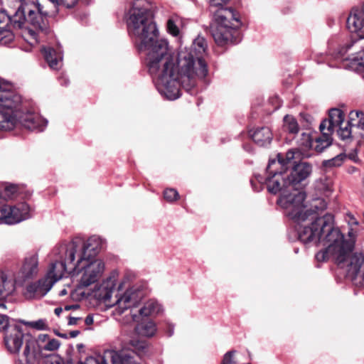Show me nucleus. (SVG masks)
Returning <instances> with one entry per match:
<instances>
[{
  "instance_id": "11",
  "label": "nucleus",
  "mask_w": 364,
  "mask_h": 364,
  "mask_svg": "<svg viewBox=\"0 0 364 364\" xmlns=\"http://www.w3.org/2000/svg\"><path fill=\"white\" fill-rule=\"evenodd\" d=\"M148 293V290L144 284H135L129 287L124 292H118L116 294V300L114 305L116 306V311L122 314L126 310L135 311L136 308L140 304Z\"/></svg>"
},
{
  "instance_id": "15",
  "label": "nucleus",
  "mask_w": 364,
  "mask_h": 364,
  "mask_svg": "<svg viewBox=\"0 0 364 364\" xmlns=\"http://www.w3.org/2000/svg\"><path fill=\"white\" fill-rule=\"evenodd\" d=\"M38 255L36 252L27 254L16 278V282L22 283L36 276L38 272Z\"/></svg>"
},
{
  "instance_id": "4",
  "label": "nucleus",
  "mask_w": 364,
  "mask_h": 364,
  "mask_svg": "<svg viewBox=\"0 0 364 364\" xmlns=\"http://www.w3.org/2000/svg\"><path fill=\"white\" fill-rule=\"evenodd\" d=\"M230 0H209L210 6L218 7L214 13L210 32L215 42L220 46L237 44L241 40V26L237 13L232 8L224 7Z\"/></svg>"
},
{
  "instance_id": "22",
  "label": "nucleus",
  "mask_w": 364,
  "mask_h": 364,
  "mask_svg": "<svg viewBox=\"0 0 364 364\" xmlns=\"http://www.w3.org/2000/svg\"><path fill=\"white\" fill-rule=\"evenodd\" d=\"M43 57L53 70H58L62 66L63 55L60 50H56L53 48L47 47L42 49Z\"/></svg>"
},
{
  "instance_id": "31",
  "label": "nucleus",
  "mask_w": 364,
  "mask_h": 364,
  "mask_svg": "<svg viewBox=\"0 0 364 364\" xmlns=\"http://www.w3.org/2000/svg\"><path fill=\"white\" fill-rule=\"evenodd\" d=\"M283 128L289 134H295L299 132V124L296 119L291 115H286L284 117Z\"/></svg>"
},
{
  "instance_id": "56",
  "label": "nucleus",
  "mask_w": 364,
  "mask_h": 364,
  "mask_svg": "<svg viewBox=\"0 0 364 364\" xmlns=\"http://www.w3.org/2000/svg\"><path fill=\"white\" fill-rule=\"evenodd\" d=\"M57 335L61 338H67L68 336L65 333H57Z\"/></svg>"
},
{
  "instance_id": "24",
  "label": "nucleus",
  "mask_w": 364,
  "mask_h": 364,
  "mask_svg": "<svg viewBox=\"0 0 364 364\" xmlns=\"http://www.w3.org/2000/svg\"><path fill=\"white\" fill-rule=\"evenodd\" d=\"M252 140L259 146H264L270 144L272 139V133L267 127L257 128L250 132Z\"/></svg>"
},
{
  "instance_id": "38",
  "label": "nucleus",
  "mask_w": 364,
  "mask_h": 364,
  "mask_svg": "<svg viewBox=\"0 0 364 364\" xmlns=\"http://www.w3.org/2000/svg\"><path fill=\"white\" fill-rule=\"evenodd\" d=\"M164 198L168 202H173L176 200L178 197V191L174 188H168L164 191Z\"/></svg>"
},
{
  "instance_id": "55",
  "label": "nucleus",
  "mask_w": 364,
  "mask_h": 364,
  "mask_svg": "<svg viewBox=\"0 0 364 364\" xmlns=\"http://www.w3.org/2000/svg\"><path fill=\"white\" fill-rule=\"evenodd\" d=\"M67 294V290L65 289H63V290H61L60 292H59V295L60 296H63Z\"/></svg>"
},
{
  "instance_id": "57",
  "label": "nucleus",
  "mask_w": 364,
  "mask_h": 364,
  "mask_svg": "<svg viewBox=\"0 0 364 364\" xmlns=\"http://www.w3.org/2000/svg\"><path fill=\"white\" fill-rule=\"evenodd\" d=\"M95 364H107L105 360H102L100 363H99L97 360H95Z\"/></svg>"
},
{
  "instance_id": "54",
  "label": "nucleus",
  "mask_w": 364,
  "mask_h": 364,
  "mask_svg": "<svg viewBox=\"0 0 364 364\" xmlns=\"http://www.w3.org/2000/svg\"><path fill=\"white\" fill-rule=\"evenodd\" d=\"M356 124L357 127L364 130V120L363 122H360L359 124Z\"/></svg>"
},
{
  "instance_id": "3",
  "label": "nucleus",
  "mask_w": 364,
  "mask_h": 364,
  "mask_svg": "<svg viewBox=\"0 0 364 364\" xmlns=\"http://www.w3.org/2000/svg\"><path fill=\"white\" fill-rule=\"evenodd\" d=\"M0 130L9 131L18 124L31 130L42 132L48 121L38 113L24 112L26 105L21 97L13 90L11 83L0 80Z\"/></svg>"
},
{
  "instance_id": "19",
  "label": "nucleus",
  "mask_w": 364,
  "mask_h": 364,
  "mask_svg": "<svg viewBox=\"0 0 364 364\" xmlns=\"http://www.w3.org/2000/svg\"><path fill=\"white\" fill-rule=\"evenodd\" d=\"M344 122V114L340 109L333 108L329 111L328 119L321 122L319 126L320 131L326 130L333 134L335 128Z\"/></svg>"
},
{
  "instance_id": "17",
  "label": "nucleus",
  "mask_w": 364,
  "mask_h": 364,
  "mask_svg": "<svg viewBox=\"0 0 364 364\" xmlns=\"http://www.w3.org/2000/svg\"><path fill=\"white\" fill-rule=\"evenodd\" d=\"M80 252L79 257L85 256L86 258H96V255L102 247V240L96 235L91 236L86 241L81 239H76Z\"/></svg>"
},
{
  "instance_id": "64",
  "label": "nucleus",
  "mask_w": 364,
  "mask_h": 364,
  "mask_svg": "<svg viewBox=\"0 0 364 364\" xmlns=\"http://www.w3.org/2000/svg\"><path fill=\"white\" fill-rule=\"evenodd\" d=\"M90 0H87V1H90Z\"/></svg>"
},
{
  "instance_id": "60",
  "label": "nucleus",
  "mask_w": 364,
  "mask_h": 364,
  "mask_svg": "<svg viewBox=\"0 0 364 364\" xmlns=\"http://www.w3.org/2000/svg\"><path fill=\"white\" fill-rule=\"evenodd\" d=\"M10 36H11V40L13 39V37H14V36H13V34H12L11 33V34H10Z\"/></svg>"
},
{
  "instance_id": "20",
  "label": "nucleus",
  "mask_w": 364,
  "mask_h": 364,
  "mask_svg": "<svg viewBox=\"0 0 364 364\" xmlns=\"http://www.w3.org/2000/svg\"><path fill=\"white\" fill-rule=\"evenodd\" d=\"M347 27L360 38H364V4L361 11L350 14L347 19Z\"/></svg>"
},
{
  "instance_id": "34",
  "label": "nucleus",
  "mask_w": 364,
  "mask_h": 364,
  "mask_svg": "<svg viewBox=\"0 0 364 364\" xmlns=\"http://www.w3.org/2000/svg\"><path fill=\"white\" fill-rule=\"evenodd\" d=\"M364 120V113L359 110H353L349 113V124H359Z\"/></svg>"
},
{
  "instance_id": "25",
  "label": "nucleus",
  "mask_w": 364,
  "mask_h": 364,
  "mask_svg": "<svg viewBox=\"0 0 364 364\" xmlns=\"http://www.w3.org/2000/svg\"><path fill=\"white\" fill-rule=\"evenodd\" d=\"M300 156V153L296 149H290L289 150L285 156L282 154H278L277 156V159H274L276 161H281L282 164H284L282 168L280 169H288L290 166H292L296 164L295 159L297 156Z\"/></svg>"
},
{
  "instance_id": "13",
  "label": "nucleus",
  "mask_w": 364,
  "mask_h": 364,
  "mask_svg": "<svg viewBox=\"0 0 364 364\" xmlns=\"http://www.w3.org/2000/svg\"><path fill=\"white\" fill-rule=\"evenodd\" d=\"M31 210L26 203H19L14 205H3L0 206V224L14 225L31 217Z\"/></svg>"
},
{
  "instance_id": "41",
  "label": "nucleus",
  "mask_w": 364,
  "mask_h": 364,
  "mask_svg": "<svg viewBox=\"0 0 364 364\" xmlns=\"http://www.w3.org/2000/svg\"><path fill=\"white\" fill-rule=\"evenodd\" d=\"M235 350H230L224 355L221 364H238L234 358Z\"/></svg>"
},
{
  "instance_id": "47",
  "label": "nucleus",
  "mask_w": 364,
  "mask_h": 364,
  "mask_svg": "<svg viewBox=\"0 0 364 364\" xmlns=\"http://www.w3.org/2000/svg\"><path fill=\"white\" fill-rule=\"evenodd\" d=\"M174 326L172 324L168 323L166 330V334L168 336H171L173 334Z\"/></svg>"
},
{
  "instance_id": "42",
  "label": "nucleus",
  "mask_w": 364,
  "mask_h": 364,
  "mask_svg": "<svg viewBox=\"0 0 364 364\" xmlns=\"http://www.w3.org/2000/svg\"><path fill=\"white\" fill-rule=\"evenodd\" d=\"M46 364H65V362L59 355H52L46 358Z\"/></svg>"
},
{
  "instance_id": "30",
  "label": "nucleus",
  "mask_w": 364,
  "mask_h": 364,
  "mask_svg": "<svg viewBox=\"0 0 364 364\" xmlns=\"http://www.w3.org/2000/svg\"><path fill=\"white\" fill-rule=\"evenodd\" d=\"M181 19L177 15H173L169 17L166 23V29L168 33L173 36H178L180 33L178 25L181 24Z\"/></svg>"
},
{
  "instance_id": "37",
  "label": "nucleus",
  "mask_w": 364,
  "mask_h": 364,
  "mask_svg": "<svg viewBox=\"0 0 364 364\" xmlns=\"http://www.w3.org/2000/svg\"><path fill=\"white\" fill-rule=\"evenodd\" d=\"M60 343L55 338H50L46 343L42 346V349L45 350H56L59 348Z\"/></svg>"
},
{
  "instance_id": "53",
  "label": "nucleus",
  "mask_w": 364,
  "mask_h": 364,
  "mask_svg": "<svg viewBox=\"0 0 364 364\" xmlns=\"http://www.w3.org/2000/svg\"><path fill=\"white\" fill-rule=\"evenodd\" d=\"M351 222H349V224H353L355 225H358V222L353 218V216L350 217Z\"/></svg>"
},
{
  "instance_id": "40",
  "label": "nucleus",
  "mask_w": 364,
  "mask_h": 364,
  "mask_svg": "<svg viewBox=\"0 0 364 364\" xmlns=\"http://www.w3.org/2000/svg\"><path fill=\"white\" fill-rule=\"evenodd\" d=\"M50 339L49 336L47 334H40L37 339H35L36 341V353L38 351L42 350V346L48 342Z\"/></svg>"
},
{
  "instance_id": "61",
  "label": "nucleus",
  "mask_w": 364,
  "mask_h": 364,
  "mask_svg": "<svg viewBox=\"0 0 364 364\" xmlns=\"http://www.w3.org/2000/svg\"><path fill=\"white\" fill-rule=\"evenodd\" d=\"M251 183H252V186H254V182L252 180H251Z\"/></svg>"
},
{
  "instance_id": "36",
  "label": "nucleus",
  "mask_w": 364,
  "mask_h": 364,
  "mask_svg": "<svg viewBox=\"0 0 364 364\" xmlns=\"http://www.w3.org/2000/svg\"><path fill=\"white\" fill-rule=\"evenodd\" d=\"M28 326L36 330H46L48 328L47 321L46 319H38L37 321L27 323Z\"/></svg>"
},
{
  "instance_id": "18",
  "label": "nucleus",
  "mask_w": 364,
  "mask_h": 364,
  "mask_svg": "<svg viewBox=\"0 0 364 364\" xmlns=\"http://www.w3.org/2000/svg\"><path fill=\"white\" fill-rule=\"evenodd\" d=\"M161 311V306L158 301L149 300L138 310L132 311V318L133 321H140V318H148L149 316L159 314Z\"/></svg>"
},
{
  "instance_id": "46",
  "label": "nucleus",
  "mask_w": 364,
  "mask_h": 364,
  "mask_svg": "<svg viewBox=\"0 0 364 364\" xmlns=\"http://www.w3.org/2000/svg\"><path fill=\"white\" fill-rule=\"evenodd\" d=\"M82 318L80 316H68V325L69 326H74L77 324V321L81 320Z\"/></svg>"
},
{
  "instance_id": "8",
  "label": "nucleus",
  "mask_w": 364,
  "mask_h": 364,
  "mask_svg": "<svg viewBox=\"0 0 364 364\" xmlns=\"http://www.w3.org/2000/svg\"><path fill=\"white\" fill-rule=\"evenodd\" d=\"M306 193L298 188H292L289 192L282 193L279 196L277 203L285 210V214L298 224L316 218V211L314 207L308 208L304 203Z\"/></svg>"
},
{
  "instance_id": "28",
  "label": "nucleus",
  "mask_w": 364,
  "mask_h": 364,
  "mask_svg": "<svg viewBox=\"0 0 364 364\" xmlns=\"http://www.w3.org/2000/svg\"><path fill=\"white\" fill-rule=\"evenodd\" d=\"M349 61L348 68L357 73L364 72V50L360 51L350 58H346Z\"/></svg>"
},
{
  "instance_id": "2",
  "label": "nucleus",
  "mask_w": 364,
  "mask_h": 364,
  "mask_svg": "<svg viewBox=\"0 0 364 364\" xmlns=\"http://www.w3.org/2000/svg\"><path fill=\"white\" fill-rule=\"evenodd\" d=\"M46 4L36 1H25L17 7L11 16L6 11L0 10V29H23L31 39L37 41V32L47 33L48 17L58 13V6L63 5L72 8L79 0H46Z\"/></svg>"
},
{
  "instance_id": "16",
  "label": "nucleus",
  "mask_w": 364,
  "mask_h": 364,
  "mask_svg": "<svg viewBox=\"0 0 364 364\" xmlns=\"http://www.w3.org/2000/svg\"><path fill=\"white\" fill-rule=\"evenodd\" d=\"M289 180L294 188L304 181L311 174V166L306 162H300L291 166L290 170L286 169Z\"/></svg>"
},
{
  "instance_id": "43",
  "label": "nucleus",
  "mask_w": 364,
  "mask_h": 364,
  "mask_svg": "<svg viewBox=\"0 0 364 364\" xmlns=\"http://www.w3.org/2000/svg\"><path fill=\"white\" fill-rule=\"evenodd\" d=\"M36 351H31L30 355L28 357H25L26 363H23L21 360H17L15 364H38L36 360Z\"/></svg>"
},
{
  "instance_id": "44",
  "label": "nucleus",
  "mask_w": 364,
  "mask_h": 364,
  "mask_svg": "<svg viewBox=\"0 0 364 364\" xmlns=\"http://www.w3.org/2000/svg\"><path fill=\"white\" fill-rule=\"evenodd\" d=\"M9 317L6 315H0V331H7L9 328Z\"/></svg>"
},
{
  "instance_id": "26",
  "label": "nucleus",
  "mask_w": 364,
  "mask_h": 364,
  "mask_svg": "<svg viewBox=\"0 0 364 364\" xmlns=\"http://www.w3.org/2000/svg\"><path fill=\"white\" fill-rule=\"evenodd\" d=\"M322 133V136L318 138H316L314 140V144L312 146V149H314L317 152H322L326 148L329 146L331 144V133L327 132L323 129V131H321Z\"/></svg>"
},
{
  "instance_id": "50",
  "label": "nucleus",
  "mask_w": 364,
  "mask_h": 364,
  "mask_svg": "<svg viewBox=\"0 0 364 364\" xmlns=\"http://www.w3.org/2000/svg\"><path fill=\"white\" fill-rule=\"evenodd\" d=\"M80 334V331H72L70 332V336L71 338H75L77 337L78 335Z\"/></svg>"
},
{
  "instance_id": "5",
  "label": "nucleus",
  "mask_w": 364,
  "mask_h": 364,
  "mask_svg": "<svg viewBox=\"0 0 364 364\" xmlns=\"http://www.w3.org/2000/svg\"><path fill=\"white\" fill-rule=\"evenodd\" d=\"M316 211V218L311 219L309 217L306 221H310L311 225H304L298 229L299 240L303 243L323 242V237L331 230H339L333 228V216L326 214L323 217H318V211L323 210L327 207V203L323 199L314 200L312 205Z\"/></svg>"
},
{
  "instance_id": "12",
  "label": "nucleus",
  "mask_w": 364,
  "mask_h": 364,
  "mask_svg": "<svg viewBox=\"0 0 364 364\" xmlns=\"http://www.w3.org/2000/svg\"><path fill=\"white\" fill-rule=\"evenodd\" d=\"M77 267L75 272H82L80 285L87 287L96 282L102 275L105 270L104 262L98 258H86L85 256L78 258Z\"/></svg>"
},
{
  "instance_id": "52",
  "label": "nucleus",
  "mask_w": 364,
  "mask_h": 364,
  "mask_svg": "<svg viewBox=\"0 0 364 364\" xmlns=\"http://www.w3.org/2000/svg\"><path fill=\"white\" fill-rule=\"evenodd\" d=\"M62 311H63V309H62L61 307L55 308V311H54L55 314L57 316H58L60 315V314L62 313Z\"/></svg>"
},
{
  "instance_id": "7",
  "label": "nucleus",
  "mask_w": 364,
  "mask_h": 364,
  "mask_svg": "<svg viewBox=\"0 0 364 364\" xmlns=\"http://www.w3.org/2000/svg\"><path fill=\"white\" fill-rule=\"evenodd\" d=\"M318 243L326 246L325 250L319 251L315 256L318 262H326L332 257L338 265H341L348 261L353 249V241L344 240L340 230H331L326 233L323 237V242Z\"/></svg>"
},
{
  "instance_id": "10",
  "label": "nucleus",
  "mask_w": 364,
  "mask_h": 364,
  "mask_svg": "<svg viewBox=\"0 0 364 364\" xmlns=\"http://www.w3.org/2000/svg\"><path fill=\"white\" fill-rule=\"evenodd\" d=\"M4 342L7 350L11 353H19L23 346L24 357H28L31 350L36 351L35 338L31 334L24 333L21 326L18 325H11L6 332Z\"/></svg>"
},
{
  "instance_id": "9",
  "label": "nucleus",
  "mask_w": 364,
  "mask_h": 364,
  "mask_svg": "<svg viewBox=\"0 0 364 364\" xmlns=\"http://www.w3.org/2000/svg\"><path fill=\"white\" fill-rule=\"evenodd\" d=\"M283 164L281 161L270 159L266 168L265 178L260 175L255 176L256 180L260 183H264L267 191L272 194L279 193L282 196L293 188L286 171L280 169Z\"/></svg>"
},
{
  "instance_id": "33",
  "label": "nucleus",
  "mask_w": 364,
  "mask_h": 364,
  "mask_svg": "<svg viewBox=\"0 0 364 364\" xmlns=\"http://www.w3.org/2000/svg\"><path fill=\"white\" fill-rule=\"evenodd\" d=\"M352 127H356V124H349L348 121L345 124L343 122V124L336 127L338 128L336 131L338 136L343 140L350 138Z\"/></svg>"
},
{
  "instance_id": "21",
  "label": "nucleus",
  "mask_w": 364,
  "mask_h": 364,
  "mask_svg": "<svg viewBox=\"0 0 364 364\" xmlns=\"http://www.w3.org/2000/svg\"><path fill=\"white\" fill-rule=\"evenodd\" d=\"M15 291V283L7 274L0 270V307L5 308L2 301L9 298Z\"/></svg>"
},
{
  "instance_id": "29",
  "label": "nucleus",
  "mask_w": 364,
  "mask_h": 364,
  "mask_svg": "<svg viewBox=\"0 0 364 364\" xmlns=\"http://www.w3.org/2000/svg\"><path fill=\"white\" fill-rule=\"evenodd\" d=\"M188 50L193 52L196 57L203 59V55L206 50V42L202 37L196 38L193 42L190 48H187Z\"/></svg>"
},
{
  "instance_id": "6",
  "label": "nucleus",
  "mask_w": 364,
  "mask_h": 364,
  "mask_svg": "<svg viewBox=\"0 0 364 364\" xmlns=\"http://www.w3.org/2000/svg\"><path fill=\"white\" fill-rule=\"evenodd\" d=\"M80 252L76 239L56 246L52 252V262L48 270L50 275L60 280L65 273L75 272L78 266Z\"/></svg>"
},
{
  "instance_id": "35",
  "label": "nucleus",
  "mask_w": 364,
  "mask_h": 364,
  "mask_svg": "<svg viewBox=\"0 0 364 364\" xmlns=\"http://www.w3.org/2000/svg\"><path fill=\"white\" fill-rule=\"evenodd\" d=\"M314 140L309 132H304L301 134L299 143L304 149H311L314 144Z\"/></svg>"
},
{
  "instance_id": "14",
  "label": "nucleus",
  "mask_w": 364,
  "mask_h": 364,
  "mask_svg": "<svg viewBox=\"0 0 364 364\" xmlns=\"http://www.w3.org/2000/svg\"><path fill=\"white\" fill-rule=\"evenodd\" d=\"M58 281L53 275H50L48 271L44 277L26 284L23 288L22 294L26 299H40L47 294Z\"/></svg>"
},
{
  "instance_id": "45",
  "label": "nucleus",
  "mask_w": 364,
  "mask_h": 364,
  "mask_svg": "<svg viewBox=\"0 0 364 364\" xmlns=\"http://www.w3.org/2000/svg\"><path fill=\"white\" fill-rule=\"evenodd\" d=\"M17 189L18 188L15 185L6 186L4 188L5 196H4L3 197H11L17 191Z\"/></svg>"
},
{
  "instance_id": "1",
  "label": "nucleus",
  "mask_w": 364,
  "mask_h": 364,
  "mask_svg": "<svg viewBox=\"0 0 364 364\" xmlns=\"http://www.w3.org/2000/svg\"><path fill=\"white\" fill-rule=\"evenodd\" d=\"M153 13L145 0H135L126 15L128 33L145 62L159 92L169 100L181 96L180 87L193 94L198 80L208 75L207 63L187 48L175 55L168 42L159 38Z\"/></svg>"
},
{
  "instance_id": "27",
  "label": "nucleus",
  "mask_w": 364,
  "mask_h": 364,
  "mask_svg": "<svg viewBox=\"0 0 364 364\" xmlns=\"http://www.w3.org/2000/svg\"><path fill=\"white\" fill-rule=\"evenodd\" d=\"M115 286L114 280L109 278L105 281L100 289L99 296L104 302L109 301Z\"/></svg>"
},
{
  "instance_id": "59",
  "label": "nucleus",
  "mask_w": 364,
  "mask_h": 364,
  "mask_svg": "<svg viewBox=\"0 0 364 364\" xmlns=\"http://www.w3.org/2000/svg\"><path fill=\"white\" fill-rule=\"evenodd\" d=\"M19 1V5L18 6V7L23 2L25 1H31L30 0H18Z\"/></svg>"
},
{
  "instance_id": "51",
  "label": "nucleus",
  "mask_w": 364,
  "mask_h": 364,
  "mask_svg": "<svg viewBox=\"0 0 364 364\" xmlns=\"http://www.w3.org/2000/svg\"><path fill=\"white\" fill-rule=\"evenodd\" d=\"M348 236L351 238V239H353L355 238V232L353 231V230L352 228H350L348 232Z\"/></svg>"
},
{
  "instance_id": "63",
  "label": "nucleus",
  "mask_w": 364,
  "mask_h": 364,
  "mask_svg": "<svg viewBox=\"0 0 364 364\" xmlns=\"http://www.w3.org/2000/svg\"><path fill=\"white\" fill-rule=\"evenodd\" d=\"M2 196H3V195H2V193L0 192V197H2Z\"/></svg>"
},
{
  "instance_id": "32",
  "label": "nucleus",
  "mask_w": 364,
  "mask_h": 364,
  "mask_svg": "<svg viewBox=\"0 0 364 364\" xmlns=\"http://www.w3.org/2000/svg\"><path fill=\"white\" fill-rule=\"evenodd\" d=\"M346 159V154L341 153L331 159L324 160L322 163V165L325 168L338 167V166H341L343 164Z\"/></svg>"
},
{
  "instance_id": "62",
  "label": "nucleus",
  "mask_w": 364,
  "mask_h": 364,
  "mask_svg": "<svg viewBox=\"0 0 364 364\" xmlns=\"http://www.w3.org/2000/svg\"><path fill=\"white\" fill-rule=\"evenodd\" d=\"M78 364H87V363H82V362H80V363H79Z\"/></svg>"
},
{
  "instance_id": "49",
  "label": "nucleus",
  "mask_w": 364,
  "mask_h": 364,
  "mask_svg": "<svg viewBox=\"0 0 364 364\" xmlns=\"http://www.w3.org/2000/svg\"><path fill=\"white\" fill-rule=\"evenodd\" d=\"M79 308V306L78 305H66L65 307H64V310L65 311H70L71 309H77Z\"/></svg>"
},
{
  "instance_id": "48",
  "label": "nucleus",
  "mask_w": 364,
  "mask_h": 364,
  "mask_svg": "<svg viewBox=\"0 0 364 364\" xmlns=\"http://www.w3.org/2000/svg\"><path fill=\"white\" fill-rule=\"evenodd\" d=\"M86 325H91L93 323V316L92 315H87L85 319Z\"/></svg>"
},
{
  "instance_id": "23",
  "label": "nucleus",
  "mask_w": 364,
  "mask_h": 364,
  "mask_svg": "<svg viewBox=\"0 0 364 364\" xmlns=\"http://www.w3.org/2000/svg\"><path fill=\"white\" fill-rule=\"evenodd\" d=\"M137 324L135 327L136 333L143 337H152L157 331L155 322L150 318H140V321H135Z\"/></svg>"
},
{
  "instance_id": "58",
  "label": "nucleus",
  "mask_w": 364,
  "mask_h": 364,
  "mask_svg": "<svg viewBox=\"0 0 364 364\" xmlns=\"http://www.w3.org/2000/svg\"><path fill=\"white\" fill-rule=\"evenodd\" d=\"M244 149H245V150H247V151H252V150L250 149V146H247V145H245V146H244Z\"/></svg>"
},
{
  "instance_id": "39",
  "label": "nucleus",
  "mask_w": 364,
  "mask_h": 364,
  "mask_svg": "<svg viewBox=\"0 0 364 364\" xmlns=\"http://www.w3.org/2000/svg\"><path fill=\"white\" fill-rule=\"evenodd\" d=\"M353 42L350 41L348 43H346L344 46L338 48L336 53H334V58L337 59L343 58L347 53V51L353 46Z\"/></svg>"
}]
</instances>
